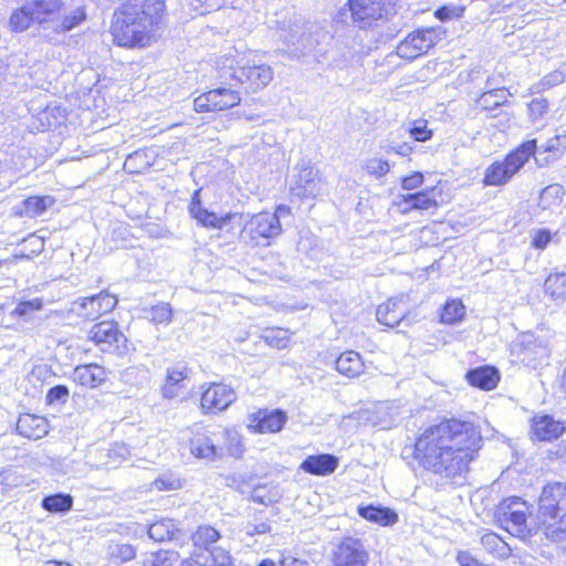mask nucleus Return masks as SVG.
<instances>
[{
  "label": "nucleus",
  "mask_w": 566,
  "mask_h": 566,
  "mask_svg": "<svg viewBox=\"0 0 566 566\" xmlns=\"http://www.w3.org/2000/svg\"><path fill=\"white\" fill-rule=\"evenodd\" d=\"M403 201L410 205V208L418 210H429L437 208L436 190L432 188L426 191H418L403 196Z\"/></svg>",
  "instance_id": "obj_36"
},
{
  "label": "nucleus",
  "mask_w": 566,
  "mask_h": 566,
  "mask_svg": "<svg viewBox=\"0 0 566 566\" xmlns=\"http://www.w3.org/2000/svg\"><path fill=\"white\" fill-rule=\"evenodd\" d=\"M467 379L470 385L483 390H491L496 387L500 375L499 370L492 366H482L470 369L467 373Z\"/></svg>",
  "instance_id": "obj_28"
},
{
  "label": "nucleus",
  "mask_w": 566,
  "mask_h": 566,
  "mask_svg": "<svg viewBox=\"0 0 566 566\" xmlns=\"http://www.w3.org/2000/svg\"><path fill=\"white\" fill-rule=\"evenodd\" d=\"M336 369L344 376L357 377L364 371V361L355 350H346L335 361Z\"/></svg>",
  "instance_id": "obj_29"
},
{
  "label": "nucleus",
  "mask_w": 566,
  "mask_h": 566,
  "mask_svg": "<svg viewBox=\"0 0 566 566\" xmlns=\"http://www.w3.org/2000/svg\"><path fill=\"white\" fill-rule=\"evenodd\" d=\"M286 420V413L282 410H259L251 416L249 428L259 433H274L283 429Z\"/></svg>",
  "instance_id": "obj_19"
},
{
  "label": "nucleus",
  "mask_w": 566,
  "mask_h": 566,
  "mask_svg": "<svg viewBox=\"0 0 566 566\" xmlns=\"http://www.w3.org/2000/svg\"><path fill=\"white\" fill-rule=\"evenodd\" d=\"M549 103L545 97H534L528 103V114L533 122L541 119L548 112Z\"/></svg>",
  "instance_id": "obj_46"
},
{
  "label": "nucleus",
  "mask_w": 566,
  "mask_h": 566,
  "mask_svg": "<svg viewBox=\"0 0 566 566\" xmlns=\"http://www.w3.org/2000/svg\"><path fill=\"white\" fill-rule=\"evenodd\" d=\"M180 566H197L192 557L190 559L182 560Z\"/></svg>",
  "instance_id": "obj_64"
},
{
  "label": "nucleus",
  "mask_w": 566,
  "mask_h": 566,
  "mask_svg": "<svg viewBox=\"0 0 566 566\" xmlns=\"http://www.w3.org/2000/svg\"><path fill=\"white\" fill-rule=\"evenodd\" d=\"M528 505L521 497L512 496L503 500L496 509L499 524L510 534L526 539L539 531L538 522H528Z\"/></svg>",
  "instance_id": "obj_5"
},
{
  "label": "nucleus",
  "mask_w": 566,
  "mask_h": 566,
  "mask_svg": "<svg viewBox=\"0 0 566 566\" xmlns=\"http://www.w3.org/2000/svg\"><path fill=\"white\" fill-rule=\"evenodd\" d=\"M300 562L295 558H284L279 562V566H297Z\"/></svg>",
  "instance_id": "obj_60"
},
{
  "label": "nucleus",
  "mask_w": 566,
  "mask_h": 566,
  "mask_svg": "<svg viewBox=\"0 0 566 566\" xmlns=\"http://www.w3.org/2000/svg\"><path fill=\"white\" fill-rule=\"evenodd\" d=\"M251 240L256 245H268L269 239L279 235L282 231L279 216L276 213H259L250 222Z\"/></svg>",
  "instance_id": "obj_16"
},
{
  "label": "nucleus",
  "mask_w": 566,
  "mask_h": 566,
  "mask_svg": "<svg viewBox=\"0 0 566 566\" xmlns=\"http://www.w3.org/2000/svg\"><path fill=\"white\" fill-rule=\"evenodd\" d=\"M92 340L104 353L123 356L128 353V340L115 321H102L94 324L88 332Z\"/></svg>",
  "instance_id": "obj_8"
},
{
  "label": "nucleus",
  "mask_w": 566,
  "mask_h": 566,
  "mask_svg": "<svg viewBox=\"0 0 566 566\" xmlns=\"http://www.w3.org/2000/svg\"><path fill=\"white\" fill-rule=\"evenodd\" d=\"M368 554L358 538L347 537L338 546L334 556L335 566H366Z\"/></svg>",
  "instance_id": "obj_17"
},
{
  "label": "nucleus",
  "mask_w": 566,
  "mask_h": 566,
  "mask_svg": "<svg viewBox=\"0 0 566 566\" xmlns=\"http://www.w3.org/2000/svg\"><path fill=\"white\" fill-rule=\"evenodd\" d=\"M168 553L167 552H157L147 557L144 562L145 566H168Z\"/></svg>",
  "instance_id": "obj_56"
},
{
  "label": "nucleus",
  "mask_w": 566,
  "mask_h": 566,
  "mask_svg": "<svg viewBox=\"0 0 566 566\" xmlns=\"http://www.w3.org/2000/svg\"><path fill=\"white\" fill-rule=\"evenodd\" d=\"M535 150V140L523 143L503 160L494 161L485 172L483 182L488 186H503L528 161Z\"/></svg>",
  "instance_id": "obj_7"
},
{
  "label": "nucleus",
  "mask_w": 566,
  "mask_h": 566,
  "mask_svg": "<svg viewBox=\"0 0 566 566\" xmlns=\"http://www.w3.org/2000/svg\"><path fill=\"white\" fill-rule=\"evenodd\" d=\"M465 314L464 306L461 301H448L440 314V319L446 324H454L463 318Z\"/></svg>",
  "instance_id": "obj_41"
},
{
  "label": "nucleus",
  "mask_w": 566,
  "mask_h": 566,
  "mask_svg": "<svg viewBox=\"0 0 566 566\" xmlns=\"http://www.w3.org/2000/svg\"><path fill=\"white\" fill-rule=\"evenodd\" d=\"M338 462V458L334 454L319 453L308 455L301 463L300 469L312 475L325 476L335 472Z\"/></svg>",
  "instance_id": "obj_22"
},
{
  "label": "nucleus",
  "mask_w": 566,
  "mask_h": 566,
  "mask_svg": "<svg viewBox=\"0 0 566 566\" xmlns=\"http://www.w3.org/2000/svg\"><path fill=\"white\" fill-rule=\"evenodd\" d=\"M190 451L199 459L214 460L222 457V447L217 443L216 431L196 434L190 441Z\"/></svg>",
  "instance_id": "obj_21"
},
{
  "label": "nucleus",
  "mask_w": 566,
  "mask_h": 566,
  "mask_svg": "<svg viewBox=\"0 0 566 566\" xmlns=\"http://www.w3.org/2000/svg\"><path fill=\"white\" fill-rule=\"evenodd\" d=\"M232 87L220 86L201 94L193 101L195 111L198 113L218 112L238 105L241 102V95Z\"/></svg>",
  "instance_id": "obj_13"
},
{
  "label": "nucleus",
  "mask_w": 566,
  "mask_h": 566,
  "mask_svg": "<svg viewBox=\"0 0 566 566\" xmlns=\"http://www.w3.org/2000/svg\"><path fill=\"white\" fill-rule=\"evenodd\" d=\"M86 20V12L84 7H76L69 12L63 13V18L60 23L54 28L57 33H65L80 25Z\"/></svg>",
  "instance_id": "obj_40"
},
{
  "label": "nucleus",
  "mask_w": 566,
  "mask_h": 566,
  "mask_svg": "<svg viewBox=\"0 0 566 566\" xmlns=\"http://www.w3.org/2000/svg\"><path fill=\"white\" fill-rule=\"evenodd\" d=\"M172 317V308L168 303H158L149 310V318L155 324H169Z\"/></svg>",
  "instance_id": "obj_45"
},
{
  "label": "nucleus",
  "mask_w": 566,
  "mask_h": 566,
  "mask_svg": "<svg viewBox=\"0 0 566 566\" xmlns=\"http://www.w3.org/2000/svg\"><path fill=\"white\" fill-rule=\"evenodd\" d=\"M564 430V424L548 415L535 417L533 419L532 432L534 438L539 441L557 439Z\"/></svg>",
  "instance_id": "obj_24"
},
{
  "label": "nucleus",
  "mask_w": 566,
  "mask_h": 566,
  "mask_svg": "<svg viewBox=\"0 0 566 566\" xmlns=\"http://www.w3.org/2000/svg\"><path fill=\"white\" fill-rule=\"evenodd\" d=\"M217 443L222 447V451L227 450L230 455L240 458L244 452L241 434L231 428L216 431Z\"/></svg>",
  "instance_id": "obj_31"
},
{
  "label": "nucleus",
  "mask_w": 566,
  "mask_h": 566,
  "mask_svg": "<svg viewBox=\"0 0 566 566\" xmlns=\"http://www.w3.org/2000/svg\"><path fill=\"white\" fill-rule=\"evenodd\" d=\"M407 313L402 297L390 298L377 308V321L382 325L395 327L405 318Z\"/></svg>",
  "instance_id": "obj_23"
},
{
  "label": "nucleus",
  "mask_w": 566,
  "mask_h": 566,
  "mask_svg": "<svg viewBox=\"0 0 566 566\" xmlns=\"http://www.w3.org/2000/svg\"><path fill=\"white\" fill-rule=\"evenodd\" d=\"M10 28L14 32H23L30 28L32 23H35V18H33V13L27 3L14 10L10 17Z\"/></svg>",
  "instance_id": "obj_38"
},
{
  "label": "nucleus",
  "mask_w": 566,
  "mask_h": 566,
  "mask_svg": "<svg viewBox=\"0 0 566 566\" xmlns=\"http://www.w3.org/2000/svg\"><path fill=\"white\" fill-rule=\"evenodd\" d=\"M27 3L35 18V23L41 25L54 21L64 8L62 0H27Z\"/></svg>",
  "instance_id": "obj_25"
},
{
  "label": "nucleus",
  "mask_w": 566,
  "mask_h": 566,
  "mask_svg": "<svg viewBox=\"0 0 566 566\" xmlns=\"http://www.w3.org/2000/svg\"><path fill=\"white\" fill-rule=\"evenodd\" d=\"M423 182V176L421 172H413L408 177L402 179V188L407 190H412L420 187Z\"/></svg>",
  "instance_id": "obj_57"
},
{
  "label": "nucleus",
  "mask_w": 566,
  "mask_h": 566,
  "mask_svg": "<svg viewBox=\"0 0 566 566\" xmlns=\"http://www.w3.org/2000/svg\"><path fill=\"white\" fill-rule=\"evenodd\" d=\"M155 484H156V488L158 490H164V489H167L168 486L166 485L165 481L161 480V479H158L155 481Z\"/></svg>",
  "instance_id": "obj_62"
},
{
  "label": "nucleus",
  "mask_w": 566,
  "mask_h": 566,
  "mask_svg": "<svg viewBox=\"0 0 566 566\" xmlns=\"http://www.w3.org/2000/svg\"><path fill=\"white\" fill-rule=\"evenodd\" d=\"M481 543L490 553L503 555L505 552H494L499 546H503L504 542L495 533H488L481 537Z\"/></svg>",
  "instance_id": "obj_52"
},
{
  "label": "nucleus",
  "mask_w": 566,
  "mask_h": 566,
  "mask_svg": "<svg viewBox=\"0 0 566 566\" xmlns=\"http://www.w3.org/2000/svg\"><path fill=\"white\" fill-rule=\"evenodd\" d=\"M534 140L535 150L532 153V156L539 167H545L554 163L566 149V135H554L541 145H537L536 139Z\"/></svg>",
  "instance_id": "obj_18"
},
{
  "label": "nucleus",
  "mask_w": 566,
  "mask_h": 566,
  "mask_svg": "<svg viewBox=\"0 0 566 566\" xmlns=\"http://www.w3.org/2000/svg\"><path fill=\"white\" fill-rule=\"evenodd\" d=\"M220 537L219 532L209 525L199 526L192 539L197 547L210 548Z\"/></svg>",
  "instance_id": "obj_43"
},
{
  "label": "nucleus",
  "mask_w": 566,
  "mask_h": 566,
  "mask_svg": "<svg viewBox=\"0 0 566 566\" xmlns=\"http://www.w3.org/2000/svg\"><path fill=\"white\" fill-rule=\"evenodd\" d=\"M339 13L345 18L349 15L353 24L359 29H367L395 14L396 0H348Z\"/></svg>",
  "instance_id": "obj_6"
},
{
  "label": "nucleus",
  "mask_w": 566,
  "mask_h": 566,
  "mask_svg": "<svg viewBox=\"0 0 566 566\" xmlns=\"http://www.w3.org/2000/svg\"><path fill=\"white\" fill-rule=\"evenodd\" d=\"M357 512L363 518L380 526H391L398 521L394 510L381 505H359Z\"/></svg>",
  "instance_id": "obj_27"
},
{
  "label": "nucleus",
  "mask_w": 566,
  "mask_h": 566,
  "mask_svg": "<svg viewBox=\"0 0 566 566\" xmlns=\"http://www.w3.org/2000/svg\"><path fill=\"white\" fill-rule=\"evenodd\" d=\"M262 338L269 346L277 349L286 348L290 343L289 331L284 328L265 329Z\"/></svg>",
  "instance_id": "obj_42"
},
{
  "label": "nucleus",
  "mask_w": 566,
  "mask_h": 566,
  "mask_svg": "<svg viewBox=\"0 0 566 566\" xmlns=\"http://www.w3.org/2000/svg\"><path fill=\"white\" fill-rule=\"evenodd\" d=\"M410 135L417 142H427L431 139L432 132L427 127V120H416L410 128Z\"/></svg>",
  "instance_id": "obj_50"
},
{
  "label": "nucleus",
  "mask_w": 566,
  "mask_h": 566,
  "mask_svg": "<svg viewBox=\"0 0 566 566\" xmlns=\"http://www.w3.org/2000/svg\"><path fill=\"white\" fill-rule=\"evenodd\" d=\"M488 90L476 99V105L482 109H493L507 102L510 93L505 88H492L490 80L486 82Z\"/></svg>",
  "instance_id": "obj_33"
},
{
  "label": "nucleus",
  "mask_w": 566,
  "mask_h": 566,
  "mask_svg": "<svg viewBox=\"0 0 566 566\" xmlns=\"http://www.w3.org/2000/svg\"><path fill=\"white\" fill-rule=\"evenodd\" d=\"M547 343L533 333H524L512 344L511 354L527 367L536 368L549 356Z\"/></svg>",
  "instance_id": "obj_9"
},
{
  "label": "nucleus",
  "mask_w": 566,
  "mask_h": 566,
  "mask_svg": "<svg viewBox=\"0 0 566 566\" xmlns=\"http://www.w3.org/2000/svg\"><path fill=\"white\" fill-rule=\"evenodd\" d=\"M117 303L115 295L103 291L96 295L76 298L70 304V313L86 321H95L112 312Z\"/></svg>",
  "instance_id": "obj_10"
},
{
  "label": "nucleus",
  "mask_w": 566,
  "mask_h": 566,
  "mask_svg": "<svg viewBox=\"0 0 566 566\" xmlns=\"http://www.w3.org/2000/svg\"><path fill=\"white\" fill-rule=\"evenodd\" d=\"M552 240V233L548 229H538L532 233V245L535 249L544 250Z\"/></svg>",
  "instance_id": "obj_53"
},
{
  "label": "nucleus",
  "mask_w": 566,
  "mask_h": 566,
  "mask_svg": "<svg viewBox=\"0 0 566 566\" xmlns=\"http://www.w3.org/2000/svg\"><path fill=\"white\" fill-rule=\"evenodd\" d=\"M200 192L201 189H198L191 196L188 208L191 218L203 228L224 230L237 214L226 213L219 217L214 212L209 211L202 206Z\"/></svg>",
  "instance_id": "obj_15"
},
{
  "label": "nucleus",
  "mask_w": 566,
  "mask_h": 566,
  "mask_svg": "<svg viewBox=\"0 0 566 566\" xmlns=\"http://www.w3.org/2000/svg\"><path fill=\"white\" fill-rule=\"evenodd\" d=\"M365 168L369 175L382 177L389 171L390 166L387 160L380 158H371L366 163Z\"/></svg>",
  "instance_id": "obj_49"
},
{
  "label": "nucleus",
  "mask_w": 566,
  "mask_h": 566,
  "mask_svg": "<svg viewBox=\"0 0 566 566\" xmlns=\"http://www.w3.org/2000/svg\"><path fill=\"white\" fill-rule=\"evenodd\" d=\"M562 81H563L562 74H557V75H555L554 81L547 80V84L548 85H554L555 83L562 82Z\"/></svg>",
  "instance_id": "obj_63"
},
{
  "label": "nucleus",
  "mask_w": 566,
  "mask_h": 566,
  "mask_svg": "<svg viewBox=\"0 0 566 566\" xmlns=\"http://www.w3.org/2000/svg\"><path fill=\"white\" fill-rule=\"evenodd\" d=\"M298 172L292 177L291 192L300 198H316L326 190V181L318 169L311 165L297 167Z\"/></svg>",
  "instance_id": "obj_11"
},
{
  "label": "nucleus",
  "mask_w": 566,
  "mask_h": 566,
  "mask_svg": "<svg viewBox=\"0 0 566 566\" xmlns=\"http://www.w3.org/2000/svg\"><path fill=\"white\" fill-rule=\"evenodd\" d=\"M163 0H127L115 9L111 34L122 48H146L160 35L165 24Z\"/></svg>",
  "instance_id": "obj_2"
},
{
  "label": "nucleus",
  "mask_w": 566,
  "mask_h": 566,
  "mask_svg": "<svg viewBox=\"0 0 566 566\" xmlns=\"http://www.w3.org/2000/svg\"><path fill=\"white\" fill-rule=\"evenodd\" d=\"M179 527L171 518H164L149 525L148 536L155 542L172 541Z\"/></svg>",
  "instance_id": "obj_32"
},
{
  "label": "nucleus",
  "mask_w": 566,
  "mask_h": 566,
  "mask_svg": "<svg viewBox=\"0 0 566 566\" xmlns=\"http://www.w3.org/2000/svg\"><path fill=\"white\" fill-rule=\"evenodd\" d=\"M258 566H279V564L272 559H263Z\"/></svg>",
  "instance_id": "obj_61"
},
{
  "label": "nucleus",
  "mask_w": 566,
  "mask_h": 566,
  "mask_svg": "<svg viewBox=\"0 0 566 566\" xmlns=\"http://www.w3.org/2000/svg\"><path fill=\"white\" fill-rule=\"evenodd\" d=\"M15 432L21 437L38 440L49 433V422L44 417L22 413L17 420Z\"/></svg>",
  "instance_id": "obj_20"
},
{
  "label": "nucleus",
  "mask_w": 566,
  "mask_h": 566,
  "mask_svg": "<svg viewBox=\"0 0 566 566\" xmlns=\"http://www.w3.org/2000/svg\"><path fill=\"white\" fill-rule=\"evenodd\" d=\"M237 400L234 389L226 384H210L201 394L200 408L203 413H218L227 410Z\"/></svg>",
  "instance_id": "obj_14"
},
{
  "label": "nucleus",
  "mask_w": 566,
  "mask_h": 566,
  "mask_svg": "<svg viewBox=\"0 0 566 566\" xmlns=\"http://www.w3.org/2000/svg\"><path fill=\"white\" fill-rule=\"evenodd\" d=\"M70 396V390L64 385H57L49 389L46 394V402L49 405L64 403Z\"/></svg>",
  "instance_id": "obj_48"
},
{
  "label": "nucleus",
  "mask_w": 566,
  "mask_h": 566,
  "mask_svg": "<svg viewBox=\"0 0 566 566\" xmlns=\"http://www.w3.org/2000/svg\"><path fill=\"white\" fill-rule=\"evenodd\" d=\"M42 307V302L40 300H31L19 303L12 312L13 316L18 317H28L34 311H38Z\"/></svg>",
  "instance_id": "obj_51"
},
{
  "label": "nucleus",
  "mask_w": 566,
  "mask_h": 566,
  "mask_svg": "<svg viewBox=\"0 0 566 566\" xmlns=\"http://www.w3.org/2000/svg\"><path fill=\"white\" fill-rule=\"evenodd\" d=\"M125 168L132 174H139L149 167L147 154L143 150H136L126 157Z\"/></svg>",
  "instance_id": "obj_44"
},
{
  "label": "nucleus",
  "mask_w": 566,
  "mask_h": 566,
  "mask_svg": "<svg viewBox=\"0 0 566 566\" xmlns=\"http://www.w3.org/2000/svg\"><path fill=\"white\" fill-rule=\"evenodd\" d=\"M564 195H565L564 188L558 184H554V185H549L543 189L542 195H541V200L546 201L547 199H554V200L560 201L563 199Z\"/></svg>",
  "instance_id": "obj_54"
},
{
  "label": "nucleus",
  "mask_w": 566,
  "mask_h": 566,
  "mask_svg": "<svg viewBox=\"0 0 566 566\" xmlns=\"http://www.w3.org/2000/svg\"><path fill=\"white\" fill-rule=\"evenodd\" d=\"M537 522L546 538L555 542L566 536V484L557 482L544 486Z\"/></svg>",
  "instance_id": "obj_3"
},
{
  "label": "nucleus",
  "mask_w": 566,
  "mask_h": 566,
  "mask_svg": "<svg viewBox=\"0 0 566 566\" xmlns=\"http://www.w3.org/2000/svg\"><path fill=\"white\" fill-rule=\"evenodd\" d=\"M111 556L118 563L129 562L135 558L136 549L129 544H117L112 548Z\"/></svg>",
  "instance_id": "obj_47"
},
{
  "label": "nucleus",
  "mask_w": 566,
  "mask_h": 566,
  "mask_svg": "<svg viewBox=\"0 0 566 566\" xmlns=\"http://www.w3.org/2000/svg\"><path fill=\"white\" fill-rule=\"evenodd\" d=\"M482 447V436L472 422L448 419L423 430L415 443L422 467L449 479L463 478Z\"/></svg>",
  "instance_id": "obj_1"
},
{
  "label": "nucleus",
  "mask_w": 566,
  "mask_h": 566,
  "mask_svg": "<svg viewBox=\"0 0 566 566\" xmlns=\"http://www.w3.org/2000/svg\"><path fill=\"white\" fill-rule=\"evenodd\" d=\"M544 290L553 300L566 298V273L549 274L544 283Z\"/></svg>",
  "instance_id": "obj_39"
},
{
  "label": "nucleus",
  "mask_w": 566,
  "mask_h": 566,
  "mask_svg": "<svg viewBox=\"0 0 566 566\" xmlns=\"http://www.w3.org/2000/svg\"><path fill=\"white\" fill-rule=\"evenodd\" d=\"M457 562L460 566H490L480 563L469 552H459L457 555Z\"/></svg>",
  "instance_id": "obj_58"
},
{
  "label": "nucleus",
  "mask_w": 566,
  "mask_h": 566,
  "mask_svg": "<svg viewBox=\"0 0 566 566\" xmlns=\"http://www.w3.org/2000/svg\"><path fill=\"white\" fill-rule=\"evenodd\" d=\"M391 149L400 156H408L412 153V146L409 143H402L398 144L397 146H391Z\"/></svg>",
  "instance_id": "obj_59"
},
{
  "label": "nucleus",
  "mask_w": 566,
  "mask_h": 566,
  "mask_svg": "<svg viewBox=\"0 0 566 566\" xmlns=\"http://www.w3.org/2000/svg\"><path fill=\"white\" fill-rule=\"evenodd\" d=\"M192 559L197 566H224V563H229V553L221 548H203Z\"/></svg>",
  "instance_id": "obj_35"
},
{
  "label": "nucleus",
  "mask_w": 566,
  "mask_h": 566,
  "mask_svg": "<svg viewBox=\"0 0 566 566\" xmlns=\"http://www.w3.org/2000/svg\"><path fill=\"white\" fill-rule=\"evenodd\" d=\"M270 531L271 526L266 522L248 523L245 526V534L249 536L266 534Z\"/></svg>",
  "instance_id": "obj_55"
},
{
  "label": "nucleus",
  "mask_w": 566,
  "mask_h": 566,
  "mask_svg": "<svg viewBox=\"0 0 566 566\" xmlns=\"http://www.w3.org/2000/svg\"><path fill=\"white\" fill-rule=\"evenodd\" d=\"M189 374L190 370L185 366L168 368L166 380L161 388L163 396L167 399L178 397L180 391L186 387Z\"/></svg>",
  "instance_id": "obj_26"
},
{
  "label": "nucleus",
  "mask_w": 566,
  "mask_h": 566,
  "mask_svg": "<svg viewBox=\"0 0 566 566\" xmlns=\"http://www.w3.org/2000/svg\"><path fill=\"white\" fill-rule=\"evenodd\" d=\"M54 203V199L51 196H33L22 201L21 216L34 218L43 214L49 207Z\"/></svg>",
  "instance_id": "obj_34"
},
{
  "label": "nucleus",
  "mask_w": 566,
  "mask_h": 566,
  "mask_svg": "<svg viewBox=\"0 0 566 566\" xmlns=\"http://www.w3.org/2000/svg\"><path fill=\"white\" fill-rule=\"evenodd\" d=\"M74 379L82 386L97 387L105 379V370L96 364L81 365L74 369Z\"/></svg>",
  "instance_id": "obj_30"
},
{
  "label": "nucleus",
  "mask_w": 566,
  "mask_h": 566,
  "mask_svg": "<svg viewBox=\"0 0 566 566\" xmlns=\"http://www.w3.org/2000/svg\"><path fill=\"white\" fill-rule=\"evenodd\" d=\"M41 505L51 513H66L73 506V497L66 493L46 495L42 499Z\"/></svg>",
  "instance_id": "obj_37"
},
{
  "label": "nucleus",
  "mask_w": 566,
  "mask_h": 566,
  "mask_svg": "<svg viewBox=\"0 0 566 566\" xmlns=\"http://www.w3.org/2000/svg\"><path fill=\"white\" fill-rule=\"evenodd\" d=\"M440 39L439 29H418L400 42L397 53L402 59L413 60L427 53Z\"/></svg>",
  "instance_id": "obj_12"
},
{
  "label": "nucleus",
  "mask_w": 566,
  "mask_h": 566,
  "mask_svg": "<svg viewBox=\"0 0 566 566\" xmlns=\"http://www.w3.org/2000/svg\"><path fill=\"white\" fill-rule=\"evenodd\" d=\"M219 77L223 84L243 86L247 93H254L264 88L273 80L271 66L255 63L247 57L226 59L219 70Z\"/></svg>",
  "instance_id": "obj_4"
}]
</instances>
